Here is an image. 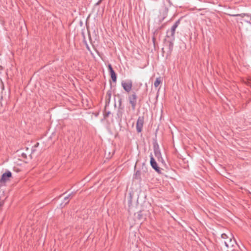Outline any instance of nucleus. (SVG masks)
<instances>
[{"label":"nucleus","instance_id":"obj_3","mask_svg":"<svg viewBox=\"0 0 251 251\" xmlns=\"http://www.w3.org/2000/svg\"><path fill=\"white\" fill-rule=\"evenodd\" d=\"M137 99L138 96L136 92L132 91L131 93L128 94V100L131 106L132 111H134L136 109Z\"/></svg>","mask_w":251,"mask_h":251},{"label":"nucleus","instance_id":"obj_20","mask_svg":"<svg viewBox=\"0 0 251 251\" xmlns=\"http://www.w3.org/2000/svg\"><path fill=\"white\" fill-rule=\"evenodd\" d=\"M165 24H163L161 26L158 27L157 29H155V30L153 32V34L154 35H156L158 33V32L161 30L162 29H163V28L164 27V25H165Z\"/></svg>","mask_w":251,"mask_h":251},{"label":"nucleus","instance_id":"obj_28","mask_svg":"<svg viewBox=\"0 0 251 251\" xmlns=\"http://www.w3.org/2000/svg\"><path fill=\"white\" fill-rule=\"evenodd\" d=\"M39 143H36L35 144V145L34 146V148H36V147H37L39 146Z\"/></svg>","mask_w":251,"mask_h":251},{"label":"nucleus","instance_id":"obj_27","mask_svg":"<svg viewBox=\"0 0 251 251\" xmlns=\"http://www.w3.org/2000/svg\"><path fill=\"white\" fill-rule=\"evenodd\" d=\"M88 34L89 40L91 41V37L90 33L89 31L88 32Z\"/></svg>","mask_w":251,"mask_h":251},{"label":"nucleus","instance_id":"obj_18","mask_svg":"<svg viewBox=\"0 0 251 251\" xmlns=\"http://www.w3.org/2000/svg\"><path fill=\"white\" fill-rule=\"evenodd\" d=\"M69 198H70L68 196L65 197L64 198V202L60 204V206L61 207H64V206H65V205L69 203Z\"/></svg>","mask_w":251,"mask_h":251},{"label":"nucleus","instance_id":"obj_5","mask_svg":"<svg viewBox=\"0 0 251 251\" xmlns=\"http://www.w3.org/2000/svg\"><path fill=\"white\" fill-rule=\"evenodd\" d=\"M12 178V173L9 171H6L1 175L0 178V186H5L6 183L10 181Z\"/></svg>","mask_w":251,"mask_h":251},{"label":"nucleus","instance_id":"obj_16","mask_svg":"<svg viewBox=\"0 0 251 251\" xmlns=\"http://www.w3.org/2000/svg\"><path fill=\"white\" fill-rule=\"evenodd\" d=\"M226 14L231 17H241L242 18H244L246 15L245 13H242V14L226 13Z\"/></svg>","mask_w":251,"mask_h":251},{"label":"nucleus","instance_id":"obj_13","mask_svg":"<svg viewBox=\"0 0 251 251\" xmlns=\"http://www.w3.org/2000/svg\"><path fill=\"white\" fill-rule=\"evenodd\" d=\"M152 144H153V151H155L160 150L159 145L158 144L156 139H153Z\"/></svg>","mask_w":251,"mask_h":251},{"label":"nucleus","instance_id":"obj_19","mask_svg":"<svg viewBox=\"0 0 251 251\" xmlns=\"http://www.w3.org/2000/svg\"><path fill=\"white\" fill-rule=\"evenodd\" d=\"M161 83V77H157L156 78V80L154 83V85L155 87H157L159 84Z\"/></svg>","mask_w":251,"mask_h":251},{"label":"nucleus","instance_id":"obj_8","mask_svg":"<svg viewBox=\"0 0 251 251\" xmlns=\"http://www.w3.org/2000/svg\"><path fill=\"white\" fill-rule=\"evenodd\" d=\"M121 84L124 90L129 93L132 87V81L131 80H128L126 82L123 81Z\"/></svg>","mask_w":251,"mask_h":251},{"label":"nucleus","instance_id":"obj_24","mask_svg":"<svg viewBox=\"0 0 251 251\" xmlns=\"http://www.w3.org/2000/svg\"><path fill=\"white\" fill-rule=\"evenodd\" d=\"M75 192H72L71 194H69V195H68V196L70 198H71H71H73V197L74 196V195L75 194Z\"/></svg>","mask_w":251,"mask_h":251},{"label":"nucleus","instance_id":"obj_9","mask_svg":"<svg viewBox=\"0 0 251 251\" xmlns=\"http://www.w3.org/2000/svg\"><path fill=\"white\" fill-rule=\"evenodd\" d=\"M108 70L109 72L111 78L113 82H116L117 81V74L114 71L112 65L109 64L107 66Z\"/></svg>","mask_w":251,"mask_h":251},{"label":"nucleus","instance_id":"obj_14","mask_svg":"<svg viewBox=\"0 0 251 251\" xmlns=\"http://www.w3.org/2000/svg\"><path fill=\"white\" fill-rule=\"evenodd\" d=\"M142 212V210H140L137 212V219L139 220H142L146 218L145 216L143 214Z\"/></svg>","mask_w":251,"mask_h":251},{"label":"nucleus","instance_id":"obj_15","mask_svg":"<svg viewBox=\"0 0 251 251\" xmlns=\"http://www.w3.org/2000/svg\"><path fill=\"white\" fill-rule=\"evenodd\" d=\"M154 153L155 157L157 158L158 161H160V158H161V156H162L160 150H159L154 151Z\"/></svg>","mask_w":251,"mask_h":251},{"label":"nucleus","instance_id":"obj_34","mask_svg":"<svg viewBox=\"0 0 251 251\" xmlns=\"http://www.w3.org/2000/svg\"><path fill=\"white\" fill-rule=\"evenodd\" d=\"M167 0L168 1V2H169L170 4H171V1H170V0Z\"/></svg>","mask_w":251,"mask_h":251},{"label":"nucleus","instance_id":"obj_25","mask_svg":"<svg viewBox=\"0 0 251 251\" xmlns=\"http://www.w3.org/2000/svg\"><path fill=\"white\" fill-rule=\"evenodd\" d=\"M152 42H153V43L154 45H155V40H156L155 35L153 34V36L152 37Z\"/></svg>","mask_w":251,"mask_h":251},{"label":"nucleus","instance_id":"obj_4","mask_svg":"<svg viewBox=\"0 0 251 251\" xmlns=\"http://www.w3.org/2000/svg\"><path fill=\"white\" fill-rule=\"evenodd\" d=\"M181 19L177 20L176 23L173 25L170 30L168 29L166 32V38H175V34L176 28L180 23Z\"/></svg>","mask_w":251,"mask_h":251},{"label":"nucleus","instance_id":"obj_7","mask_svg":"<svg viewBox=\"0 0 251 251\" xmlns=\"http://www.w3.org/2000/svg\"><path fill=\"white\" fill-rule=\"evenodd\" d=\"M144 123V116H139L138 118L136 125V130L138 133H140L142 131Z\"/></svg>","mask_w":251,"mask_h":251},{"label":"nucleus","instance_id":"obj_33","mask_svg":"<svg viewBox=\"0 0 251 251\" xmlns=\"http://www.w3.org/2000/svg\"><path fill=\"white\" fill-rule=\"evenodd\" d=\"M35 151V149H32V153Z\"/></svg>","mask_w":251,"mask_h":251},{"label":"nucleus","instance_id":"obj_2","mask_svg":"<svg viewBox=\"0 0 251 251\" xmlns=\"http://www.w3.org/2000/svg\"><path fill=\"white\" fill-rule=\"evenodd\" d=\"M141 169L142 172L140 170H137L135 172L133 176V179L138 180L139 182L142 181V175L144 176L145 174L148 172V167L145 162L142 163Z\"/></svg>","mask_w":251,"mask_h":251},{"label":"nucleus","instance_id":"obj_26","mask_svg":"<svg viewBox=\"0 0 251 251\" xmlns=\"http://www.w3.org/2000/svg\"><path fill=\"white\" fill-rule=\"evenodd\" d=\"M159 161L161 162L162 163H163V164H165V161L163 160V159L162 156H161V158H160V161Z\"/></svg>","mask_w":251,"mask_h":251},{"label":"nucleus","instance_id":"obj_1","mask_svg":"<svg viewBox=\"0 0 251 251\" xmlns=\"http://www.w3.org/2000/svg\"><path fill=\"white\" fill-rule=\"evenodd\" d=\"M175 38H167L165 37V39H164V47L162 49V53L164 54L165 53L164 49H166L167 57L170 56L174 48V41H175Z\"/></svg>","mask_w":251,"mask_h":251},{"label":"nucleus","instance_id":"obj_10","mask_svg":"<svg viewBox=\"0 0 251 251\" xmlns=\"http://www.w3.org/2000/svg\"><path fill=\"white\" fill-rule=\"evenodd\" d=\"M224 244L227 248H232L234 246L235 244H236V242L235 239L232 236V237H230L227 241H225Z\"/></svg>","mask_w":251,"mask_h":251},{"label":"nucleus","instance_id":"obj_29","mask_svg":"<svg viewBox=\"0 0 251 251\" xmlns=\"http://www.w3.org/2000/svg\"><path fill=\"white\" fill-rule=\"evenodd\" d=\"M22 156L24 157V158H26V155L25 153H23L22 154Z\"/></svg>","mask_w":251,"mask_h":251},{"label":"nucleus","instance_id":"obj_6","mask_svg":"<svg viewBox=\"0 0 251 251\" xmlns=\"http://www.w3.org/2000/svg\"><path fill=\"white\" fill-rule=\"evenodd\" d=\"M150 165L152 168L158 174H161V169L158 166V164L154 158L152 154L151 153L150 155Z\"/></svg>","mask_w":251,"mask_h":251},{"label":"nucleus","instance_id":"obj_11","mask_svg":"<svg viewBox=\"0 0 251 251\" xmlns=\"http://www.w3.org/2000/svg\"><path fill=\"white\" fill-rule=\"evenodd\" d=\"M111 91L109 90L107 92L106 98H105V107H107L109 104L110 99L111 97Z\"/></svg>","mask_w":251,"mask_h":251},{"label":"nucleus","instance_id":"obj_12","mask_svg":"<svg viewBox=\"0 0 251 251\" xmlns=\"http://www.w3.org/2000/svg\"><path fill=\"white\" fill-rule=\"evenodd\" d=\"M168 12V8L167 7H165L164 9L163 10V12H162L163 17L162 18L159 19V23H161L164 20V19L166 17V16L167 15Z\"/></svg>","mask_w":251,"mask_h":251},{"label":"nucleus","instance_id":"obj_23","mask_svg":"<svg viewBox=\"0 0 251 251\" xmlns=\"http://www.w3.org/2000/svg\"><path fill=\"white\" fill-rule=\"evenodd\" d=\"M221 237L223 239H229V238L227 236V235L225 233H223L221 234Z\"/></svg>","mask_w":251,"mask_h":251},{"label":"nucleus","instance_id":"obj_22","mask_svg":"<svg viewBox=\"0 0 251 251\" xmlns=\"http://www.w3.org/2000/svg\"><path fill=\"white\" fill-rule=\"evenodd\" d=\"M118 102H119L118 108H119V109H124V107L122 106V99L121 98H120V99L118 100Z\"/></svg>","mask_w":251,"mask_h":251},{"label":"nucleus","instance_id":"obj_21","mask_svg":"<svg viewBox=\"0 0 251 251\" xmlns=\"http://www.w3.org/2000/svg\"><path fill=\"white\" fill-rule=\"evenodd\" d=\"M106 107H105L104 110L103 112V116H104V118H106L108 117V116L110 114V111H106Z\"/></svg>","mask_w":251,"mask_h":251},{"label":"nucleus","instance_id":"obj_17","mask_svg":"<svg viewBox=\"0 0 251 251\" xmlns=\"http://www.w3.org/2000/svg\"><path fill=\"white\" fill-rule=\"evenodd\" d=\"M123 110L124 109H119V108H118L117 112V116L119 119H122L123 114Z\"/></svg>","mask_w":251,"mask_h":251},{"label":"nucleus","instance_id":"obj_30","mask_svg":"<svg viewBox=\"0 0 251 251\" xmlns=\"http://www.w3.org/2000/svg\"><path fill=\"white\" fill-rule=\"evenodd\" d=\"M102 0H99V1L96 3L97 5H99Z\"/></svg>","mask_w":251,"mask_h":251},{"label":"nucleus","instance_id":"obj_31","mask_svg":"<svg viewBox=\"0 0 251 251\" xmlns=\"http://www.w3.org/2000/svg\"><path fill=\"white\" fill-rule=\"evenodd\" d=\"M86 47H87V49H88V50H90V48H89V46H88V44H87L86 43Z\"/></svg>","mask_w":251,"mask_h":251},{"label":"nucleus","instance_id":"obj_32","mask_svg":"<svg viewBox=\"0 0 251 251\" xmlns=\"http://www.w3.org/2000/svg\"><path fill=\"white\" fill-rule=\"evenodd\" d=\"M137 161L136 162L135 165V166H134V170H135L136 168V165H137Z\"/></svg>","mask_w":251,"mask_h":251}]
</instances>
